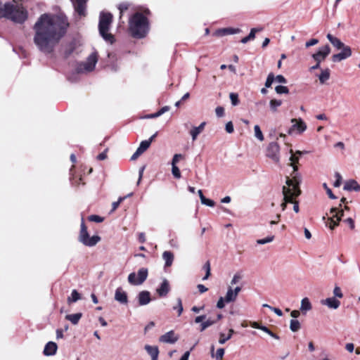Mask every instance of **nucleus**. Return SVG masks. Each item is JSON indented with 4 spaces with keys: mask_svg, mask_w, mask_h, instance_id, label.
Wrapping results in <instances>:
<instances>
[{
    "mask_svg": "<svg viewBox=\"0 0 360 360\" xmlns=\"http://www.w3.org/2000/svg\"><path fill=\"white\" fill-rule=\"evenodd\" d=\"M68 22L63 15L44 13L33 26V41L41 52L51 53L65 34Z\"/></svg>",
    "mask_w": 360,
    "mask_h": 360,
    "instance_id": "nucleus-1",
    "label": "nucleus"
},
{
    "mask_svg": "<svg viewBox=\"0 0 360 360\" xmlns=\"http://www.w3.org/2000/svg\"><path fill=\"white\" fill-rule=\"evenodd\" d=\"M5 18L17 23H22L27 18V12L20 0L11 2L0 1V18Z\"/></svg>",
    "mask_w": 360,
    "mask_h": 360,
    "instance_id": "nucleus-2",
    "label": "nucleus"
},
{
    "mask_svg": "<svg viewBox=\"0 0 360 360\" xmlns=\"http://www.w3.org/2000/svg\"><path fill=\"white\" fill-rule=\"evenodd\" d=\"M129 30L136 38L144 37L148 32V22L146 16L139 12L135 13L129 20Z\"/></svg>",
    "mask_w": 360,
    "mask_h": 360,
    "instance_id": "nucleus-3",
    "label": "nucleus"
},
{
    "mask_svg": "<svg viewBox=\"0 0 360 360\" xmlns=\"http://www.w3.org/2000/svg\"><path fill=\"white\" fill-rule=\"evenodd\" d=\"M292 179L287 177L285 184L286 186L283 187V194L285 200L292 202V198H295L300 195L301 191L299 188V185L301 183V175L298 173L295 174H291Z\"/></svg>",
    "mask_w": 360,
    "mask_h": 360,
    "instance_id": "nucleus-4",
    "label": "nucleus"
},
{
    "mask_svg": "<svg viewBox=\"0 0 360 360\" xmlns=\"http://www.w3.org/2000/svg\"><path fill=\"white\" fill-rule=\"evenodd\" d=\"M326 37L335 49L341 50L340 53L332 56L331 59L333 62H340L349 58L352 56V51L351 48L342 42L340 39L334 37L331 34H328Z\"/></svg>",
    "mask_w": 360,
    "mask_h": 360,
    "instance_id": "nucleus-5",
    "label": "nucleus"
},
{
    "mask_svg": "<svg viewBox=\"0 0 360 360\" xmlns=\"http://www.w3.org/2000/svg\"><path fill=\"white\" fill-rule=\"evenodd\" d=\"M112 19V15L110 13L102 12L100 14L99 33L103 39L110 44H112L115 41L114 36L108 32Z\"/></svg>",
    "mask_w": 360,
    "mask_h": 360,
    "instance_id": "nucleus-6",
    "label": "nucleus"
},
{
    "mask_svg": "<svg viewBox=\"0 0 360 360\" xmlns=\"http://www.w3.org/2000/svg\"><path fill=\"white\" fill-rule=\"evenodd\" d=\"M79 238L82 243L89 247L96 245L101 240V238L98 236H90L89 235L87 229L83 221L81 224V230Z\"/></svg>",
    "mask_w": 360,
    "mask_h": 360,
    "instance_id": "nucleus-7",
    "label": "nucleus"
},
{
    "mask_svg": "<svg viewBox=\"0 0 360 360\" xmlns=\"http://www.w3.org/2000/svg\"><path fill=\"white\" fill-rule=\"evenodd\" d=\"M148 275V271L146 268H141L137 273L132 272L129 274L127 280L132 285H140L146 279Z\"/></svg>",
    "mask_w": 360,
    "mask_h": 360,
    "instance_id": "nucleus-8",
    "label": "nucleus"
},
{
    "mask_svg": "<svg viewBox=\"0 0 360 360\" xmlns=\"http://www.w3.org/2000/svg\"><path fill=\"white\" fill-rule=\"evenodd\" d=\"M97 61V56L95 53H93L88 57L85 62L77 65L76 70L78 73H87L91 72L95 68Z\"/></svg>",
    "mask_w": 360,
    "mask_h": 360,
    "instance_id": "nucleus-9",
    "label": "nucleus"
},
{
    "mask_svg": "<svg viewBox=\"0 0 360 360\" xmlns=\"http://www.w3.org/2000/svg\"><path fill=\"white\" fill-rule=\"evenodd\" d=\"M266 155L275 163L280 162V146L275 142H271L266 147Z\"/></svg>",
    "mask_w": 360,
    "mask_h": 360,
    "instance_id": "nucleus-10",
    "label": "nucleus"
},
{
    "mask_svg": "<svg viewBox=\"0 0 360 360\" xmlns=\"http://www.w3.org/2000/svg\"><path fill=\"white\" fill-rule=\"evenodd\" d=\"M330 213L333 214V215L328 219L326 226H328L330 229H333L338 226L341 217L343 216V210L338 212L337 208H331Z\"/></svg>",
    "mask_w": 360,
    "mask_h": 360,
    "instance_id": "nucleus-11",
    "label": "nucleus"
},
{
    "mask_svg": "<svg viewBox=\"0 0 360 360\" xmlns=\"http://www.w3.org/2000/svg\"><path fill=\"white\" fill-rule=\"evenodd\" d=\"M330 48L328 45H325L319 49V51L312 55V58L318 63H321L330 54Z\"/></svg>",
    "mask_w": 360,
    "mask_h": 360,
    "instance_id": "nucleus-12",
    "label": "nucleus"
},
{
    "mask_svg": "<svg viewBox=\"0 0 360 360\" xmlns=\"http://www.w3.org/2000/svg\"><path fill=\"white\" fill-rule=\"evenodd\" d=\"M292 123V127L288 130V134H290L294 130H297L299 133L304 132L307 129V124L302 119L293 118L291 120Z\"/></svg>",
    "mask_w": 360,
    "mask_h": 360,
    "instance_id": "nucleus-13",
    "label": "nucleus"
},
{
    "mask_svg": "<svg viewBox=\"0 0 360 360\" xmlns=\"http://www.w3.org/2000/svg\"><path fill=\"white\" fill-rule=\"evenodd\" d=\"M114 298L121 304L127 305L128 304L127 293L121 287L115 290Z\"/></svg>",
    "mask_w": 360,
    "mask_h": 360,
    "instance_id": "nucleus-14",
    "label": "nucleus"
},
{
    "mask_svg": "<svg viewBox=\"0 0 360 360\" xmlns=\"http://www.w3.org/2000/svg\"><path fill=\"white\" fill-rule=\"evenodd\" d=\"M74 8L79 15L84 16L86 14V3L87 0H70Z\"/></svg>",
    "mask_w": 360,
    "mask_h": 360,
    "instance_id": "nucleus-15",
    "label": "nucleus"
},
{
    "mask_svg": "<svg viewBox=\"0 0 360 360\" xmlns=\"http://www.w3.org/2000/svg\"><path fill=\"white\" fill-rule=\"evenodd\" d=\"M178 340V337L173 330H170L160 337V341L164 343L173 344Z\"/></svg>",
    "mask_w": 360,
    "mask_h": 360,
    "instance_id": "nucleus-16",
    "label": "nucleus"
},
{
    "mask_svg": "<svg viewBox=\"0 0 360 360\" xmlns=\"http://www.w3.org/2000/svg\"><path fill=\"white\" fill-rule=\"evenodd\" d=\"M139 305L143 306L149 304L151 301L150 293L149 291H141L137 296Z\"/></svg>",
    "mask_w": 360,
    "mask_h": 360,
    "instance_id": "nucleus-17",
    "label": "nucleus"
},
{
    "mask_svg": "<svg viewBox=\"0 0 360 360\" xmlns=\"http://www.w3.org/2000/svg\"><path fill=\"white\" fill-rule=\"evenodd\" d=\"M321 303L323 305L327 306L330 309H336L340 305V302L336 300L335 297H328L325 300H322Z\"/></svg>",
    "mask_w": 360,
    "mask_h": 360,
    "instance_id": "nucleus-18",
    "label": "nucleus"
},
{
    "mask_svg": "<svg viewBox=\"0 0 360 360\" xmlns=\"http://www.w3.org/2000/svg\"><path fill=\"white\" fill-rule=\"evenodd\" d=\"M240 32L239 29H235L231 27L219 29L215 31L214 34L217 37H223L228 34H234Z\"/></svg>",
    "mask_w": 360,
    "mask_h": 360,
    "instance_id": "nucleus-19",
    "label": "nucleus"
},
{
    "mask_svg": "<svg viewBox=\"0 0 360 360\" xmlns=\"http://www.w3.org/2000/svg\"><path fill=\"white\" fill-rule=\"evenodd\" d=\"M170 290L169 281L164 278L160 288L157 289V292L160 297L166 296Z\"/></svg>",
    "mask_w": 360,
    "mask_h": 360,
    "instance_id": "nucleus-20",
    "label": "nucleus"
},
{
    "mask_svg": "<svg viewBox=\"0 0 360 360\" xmlns=\"http://www.w3.org/2000/svg\"><path fill=\"white\" fill-rule=\"evenodd\" d=\"M344 190L345 191H360V184L354 179H350L345 182L344 186Z\"/></svg>",
    "mask_w": 360,
    "mask_h": 360,
    "instance_id": "nucleus-21",
    "label": "nucleus"
},
{
    "mask_svg": "<svg viewBox=\"0 0 360 360\" xmlns=\"http://www.w3.org/2000/svg\"><path fill=\"white\" fill-rule=\"evenodd\" d=\"M58 346L53 342H49L44 347V354L45 356L54 355L57 352Z\"/></svg>",
    "mask_w": 360,
    "mask_h": 360,
    "instance_id": "nucleus-22",
    "label": "nucleus"
},
{
    "mask_svg": "<svg viewBox=\"0 0 360 360\" xmlns=\"http://www.w3.org/2000/svg\"><path fill=\"white\" fill-rule=\"evenodd\" d=\"M206 123L202 122L198 127H193L190 131V135L191 136L192 140L194 141L196 140L198 136L202 133L205 129Z\"/></svg>",
    "mask_w": 360,
    "mask_h": 360,
    "instance_id": "nucleus-23",
    "label": "nucleus"
},
{
    "mask_svg": "<svg viewBox=\"0 0 360 360\" xmlns=\"http://www.w3.org/2000/svg\"><path fill=\"white\" fill-rule=\"evenodd\" d=\"M145 349L151 356L152 360H158L159 350L156 346L146 345Z\"/></svg>",
    "mask_w": 360,
    "mask_h": 360,
    "instance_id": "nucleus-24",
    "label": "nucleus"
},
{
    "mask_svg": "<svg viewBox=\"0 0 360 360\" xmlns=\"http://www.w3.org/2000/svg\"><path fill=\"white\" fill-rule=\"evenodd\" d=\"M162 259L165 262V266L169 267L172 264L174 260V254L170 251H165L162 253Z\"/></svg>",
    "mask_w": 360,
    "mask_h": 360,
    "instance_id": "nucleus-25",
    "label": "nucleus"
},
{
    "mask_svg": "<svg viewBox=\"0 0 360 360\" xmlns=\"http://www.w3.org/2000/svg\"><path fill=\"white\" fill-rule=\"evenodd\" d=\"M226 303L233 302L237 299V295L232 290V286H229L226 295L224 296Z\"/></svg>",
    "mask_w": 360,
    "mask_h": 360,
    "instance_id": "nucleus-26",
    "label": "nucleus"
},
{
    "mask_svg": "<svg viewBox=\"0 0 360 360\" xmlns=\"http://www.w3.org/2000/svg\"><path fill=\"white\" fill-rule=\"evenodd\" d=\"M312 308L311 304L307 297H304L301 300L300 311L306 313Z\"/></svg>",
    "mask_w": 360,
    "mask_h": 360,
    "instance_id": "nucleus-27",
    "label": "nucleus"
},
{
    "mask_svg": "<svg viewBox=\"0 0 360 360\" xmlns=\"http://www.w3.org/2000/svg\"><path fill=\"white\" fill-rule=\"evenodd\" d=\"M82 316V313H76L72 314H67L65 319L70 321L73 325H77Z\"/></svg>",
    "mask_w": 360,
    "mask_h": 360,
    "instance_id": "nucleus-28",
    "label": "nucleus"
},
{
    "mask_svg": "<svg viewBox=\"0 0 360 360\" xmlns=\"http://www.w3.org/2000/svg\"><path fill=\"white\" fill-rule=\"evenodd\" d=\"M234 333V330L233 329L229 330V334L226 335L223 333H219V343L220 345H224L227 340H230L232 337V335Z\"/></svg>",
    "mask_w": 360,
    "mask_h": 360,
    "instance_id": "nucleus-29",
    "label": "nucleus"
},
{
    "mask_svg": "<svg viewBox=\"0 0 360 360\" xmlns=\"http://www.w3.org/2000/svg\"><path fill=\"white\" fill-rule=\"evenodd\" d=\"M80 299V294L76 290H73L71 292V295L68 297L67 302L70 304L72 302H76Z\"/></svg>",
    "mask_w": 360,
    "mask_h": 360,
    "instance_id": "nucleus-30",
    "label": "nucleus"
},
{
    "mask_svg": "<svg viewBox=\"0 0 360 360\" xmlns=\"http://www.w3.org/2000/svg\"><path fill=\"white\" fill-rule=\"evenodd\" d=\"M262 29H257V28H252L251 30H250V32L248 36L243 38L241 39V42L243 44H246L248 41H250V40H252L255 39V33L257 32H259L261 31Z\"/></svg>",
    "mask_w": 360,
    "mask_h": 360,
    "instance_id": "nucleus-31",
    "label": "nucleus"
},
{
    "mask_svg": "<svg viewBox=\"0 0 360 360\" xmlns=\"http://www.w3.org/2000/svg\"><path fill=\"white\" fill-rule=\"evenodd\" d=\"M330 78V70L325 69L321 70V74L319 76V81L321 84H324Z\"/></svg>",
    "mask_w": 360,
    "mask_h": 360,
    "instance_id": "nucleus-32",
    "label": "nucleus"
},
{
    "mask_svg": "<svg viewBox=\"0 0 360 360\" xmlns=\"http://www.w3.org/2000/svg\"><path fill=\"white\" fill-rule=\"evenodd\" d=\"M254 132H255V136L257 139H258L259 141H264V137L262 131H261V129L259 125H255L254 127Z\"/></svg>",
    "mask_w": 360,
    "mask_h": 360,
    "instance_id": "nucleus-33",
    "label": "nucleus"
},
{
    "mask_svg": "<svg viewBox=\"0 0 360 360\" xmlns=\"http://www.w3.org/2000/svg\"><path fill=\"white\" fill-rule=\"evenodd\" d=\"M282 104V101L281 100L272 99L270 101L269 105L270 109L272 112H276L277 110V108L281 106Z\"/></svg>",
    "mask_w": 360,
    "mask_h": 360,
    "instance_id": "nucleus-34",
    "label": "nucleus"
},
{
    "mask_svg": "<svg viewBox=\"0 0 360 360\" xmlns=\"http://www.w3.org/2000/svg\"><path fill=\"white\" fill-rule=\"evenodd\" d=\"M290 328L292 332H297L300 328V323L296 319H292L290 323Z\"/></svg>",
    "mask_w": 360,
    "mask_h": 360,
    "instance_id": "nucleus-35",
    "label": "nucleus"
},
{
    "mask_svg": "<svg viewBox=\"0 0 360 360\" xmlns=\"http://www.w3.org/2000/svg\"><path fill=\"white\" fill-rule=\"evenodd\" d=\"M215 323H217V321H215V320H212V319H210L206 320L205 321H204V322H202L201 323L200 330L201 331L205 330L206 328H207L208 327L212 326Z\"/></svg>",
    "mask_w": 360,
    "mask_h": 360,
    "instance_id": "nucleus-36",
    "label": "nucleus"
},
{
    "mask_svg": "<svg viewBox=\"0 0 360 360\" xmlns=\"http://www.w3.org/2000/svg\"><path fill=\"white\" fill-rule=\"evenodd\" d=\"M150 146V141H142L137 148L141 153H143Z\"/></svg>",
    "mask_w": 360,
    "mask_h": 360,
    "instance_id": "nucleus-37",
    "label": "nucleus"
},
{
    "mask_svg": "<svg viewBox=\"0 0 360 360\" xmlns=\"http://www.w3.org/2000/svg\"><path fill=\"white\" fill-rule=\"evenodd\" d=\"M242 278H243V275L240 272L236 273L233 275V276L231 281L230 286H233V285L237 284L238 283H239V281L242 279Z\"/></svg>",
    "mask_w": 360,
    "mask_h": 360,
    "instance_id": "nucleus-38",
    "label": "nucleus"
},
{
    "mask_svg": "<svg viewBox=\"0 0 360 360\" xmlns=\"http://www.w3.org/2000/svg\"><path fill=\"white\" fill-rule=\"evenodd\" d=\"M229 98L231 102V104L233 106H236L239 104L238 95L236 93H231L229 94Z\"/></svg>",
    "mask_w": 360,
    "mask_h": 360,
    "instance_id": "nucleus-39",
    "label": "nucleus"
},
{
    "mask_svg": "<svg viewBox=\"0 0 360 360\" xmlns=\"http://www.w3.org/2000/svg\"><path fill=\"white\" fill-rule=\"evenodd\" d=\"M203 269L205 270V276L202 278L203 281L207 280L210 276V263L209 261L206 262L203 266Z\"/></svg>",
    "mask_w": 360,
    "mask_h": 360,
    "instance_id": "nucleus-40",
    "label": "nucleus"
},
{
    "mask_svg": "<svg viewBox=\"0 0 360 360\" xmlns=\"http://www.w3.org/2000/svg\"><path fill=\"white\" fill-rule=\"evenodd\" d=\"M274 236H268L265 238L257 240V243L259 245H264V244L272 242L274 240Z\"/></svg>",
    "mask_w": 360,
    "mask_h": 360,
    "instance_id": "nucleus-41",
    "label": "nucleus"
},
{
    "mask_svg": "<svg viewBox=\"0 0 360 360\" xmlns=\"http://www.w3.org/2000/svg\"><path fill=\"white\" fill-rule=\"evenodd\" d=\"M275 91L277 94H288V92H289L288 87L285 86H277L275 88Z\"/></svg>",
    "mask_w": 360,
    "mask_h": 360,
    "instance_id": "nucleus-42",
    "label": "nucleus"
},
{
    "mask_svg": "<svg viewBox=\"0 0 360 360\" xmlns=\"http://www.w3.org/2000/svg\"><path fill=\"white\" fill-rule=\"evenodd\" d=\"M335 177L336 180L333 183V186L336 188L340 187L342 184V176L340 175V173L335 172Z\"/></svg>",
    "mask_w": 360,
    "mask_h": 360,
    "instance_id": "nucleus-43",
    "label": "nucleus"
},
{
    "mask_svg": "<svg viewBox=\"0 0 360 360\" xmlns=\"http://www.w3.org/2000/svg\"><path fill=\"white\" fill-rule=\"evenodd\" d=\"M274 81V75L272 73H270L266 80L265 86L269 88L271 86L273 82Z\"/></svg>",
    "mask_w": 360,
    "mask_h": 360,
    "instance_id": "nucleus-44",
    "label": "nucleus"
},
{
    "mask_svg": "<svg viewBox=\"0 0 360 360\" xmlns=\"http://www.w3.org/2000/svg\"><path fill=\"white\" fill-rule=\"evenodd\" d=\"M174 309H176L178 311V315L180 316L182 314L184 310L181 300L180 298L177 299V306L174 307Z\"/></svg>",
    "mask_w": 360,
    "mask_h": 360,
    "instance_id": "nucleus-45",
    "label": "nucleus"
},
{
    "mask_svg": "<svg viewBox=\"0 0 360 360\" xmlns=\"http://www.w3.org/2000/svg\"><path fill=\"white\" fill-rule=\"evenodd\" d=\"M172 172L174 176L176 179H179L181 177V172L179 171V169L177 167L176 165H172Z\"/></svg>",
    "mask_w": 360,
    "mask_h": 360,
    "instance_id": "nucleus-46",
    "label": "nucleus"
},
{
    "mask_svg": "<svg viewBox=\"0 0 360 360\" xmlns=\"http://www.w3.org/2000/svg\"><path fill=\"white\" fill-rule=\"evenodd\" d=\"M129 8V4L127 3H122L121 4L119 5V10H120V18H121L124 12L125 11H127Z\"/></svg>",
    "mask_w": 360,
    "mask_h": 360,
    "instance_id": "nucleus-47",
    "label": "nucleus"
},
{
    "mask_svg": "<svg viewBox=\"0 0 360 360\" xmlns=\"http://www.w3.org/2000/svg\"><path fill=\"white\" fill-rule=\"evenodd\" d=\"M103 218L98 215H91L89 217V220L97 223H101L103 221Z\"/></svg>",
    "mask_w": 360,
    "mask_h": 360,
    "instance_id": "nucleus-48",
    "label": "nucleus"
},
{
    "mask_svg": "<svg viewBox=\"0 0 360 360\" xmlns=\"http://www.w3.org/2000/svg\"><path fill=\"white\" fill-rule=\"evenodd\" d=\"M224 354V349L223 348H219L217 350L215 354V358L217 360H222Z\"/></svg>",
    "mask_w": 360,
    "mask_h": 360,
    "instance_id": "nucleus-49",
    "label": "nucleus"
},
{
    "mask_svg": "<svg viewBox=\"0 0 360 360\" xmlns=\"http://www.w3.org/2000/svg\"><path fill=\"white\" fill-rule=\"evenodd\" d=\"M202 200H201V203L209 207L214 206V202L210 199H207L205 197H202Z\"/></svg>",
    "mask_w": 360,
    "mask_h": 360,
    "instance_id": "nucleus-50",
    "label": "nucleus"
},
{
    "mask_svg": "<svg viewBox=\"0 0 360 360\" xmlns=\"http://www.w3.org/2000/svg\"><path fill=\"white\" fill-rule=\"evenodd\" d=\"M333 295L335 297L338 298H342L343 297V294L341 291V289L338 286L335 287L333 290Z\"/></svg>",
    "mask_w": 360,
    "mask_h": 360,
    "instance_id": "nucleus-51",
    "label": "nucleus"
},
{
    "mask_svg": "<svg viewBox=\"0 0 360 360\" xmlns=\"http://www.w3.org/2000/svg\"><path fill=\"white\" fill-rule=\"evenodd\" d=\"M215 112L217 117H222L224 115V108L221 106H218L215 109Z\"/></svg>",
    "mask_w": 360,
    "mask_h": 360,
    "instance_id": "nucleus-52",
    "label": "nucleus"
},
{
    "mask_svg": "<svg viewBox=\"0 0 360 360\" xmlns=\"http://www.w3.org/2000/svg\"><path fill=\"white\" fill-rule=\"evenodd\" d=\"M323 188L326 189V193L328 195L329 198H331V199H335L336 197L333 195V193H332V191L330 188H328V186H327V184L326 183H324L323 184Z\"/></svg>",
    "mask_w": 360,
    "mask_h": 360,
    "instance_id": "nucleus-53",
    "label": "nucleus"
},
{
    "mask_svg": "<svg viewBox=\"0 0 360 360\" xmlns=\"http://www.w3.org/2000/svg\"><path fill=\"white\" fill-rule=\"evenodd\" d=\"M290 153L291 154V156L290 158V164H297L299 162V158L296 157L293 154V151L292 149L290 150Z\"/></svg>",
    "mask_w": 360,
    "mask_h": 360,
    "instance_id": "nucleus-54",
    "label": "nucleus"
},
{
    "mask_svg": "<svg viewBox=\"0 0 360 360\" xmlns=\"http://www.w3.org/2000/svg\"><path fill=\"white\" fill-rule=\"evenodd\" d=\"M225 303H226L225 298L221 297L217 303V307L219 309H223L225 307Z\"/></svg>",
    "mask_w": 360,
    "mask_h": 360,
    "instance_id": "nucleus-55",
    "label": "nucleus"
},
{
    "mask_svg": "<svg viewBox=\"0 0 360 360\" xmlns=\"http://www.w3.org/2000/svg\"><path fill=\"white\" fill-rule=\"evenodd\" d=\"M126 199V197H120L117 201L116 202H112V211L115 210L118 206L120 205V204L124 200Z\"/></svg>",
    "mask_w": 360,
    "mask_h": 360,
    "instance_id": "nucleus-56",
    "label": "nucleus"
},
{
    "mask_svg": "<svg viewBox=\"0 0 360 360\" xmlns=\"http://www.w3.org/2000/svg\"><path fill=\"white\" fill-rule=\"evenodd\" d=\"M182 158H183L182 155L175 154L172 158V165H176V163L179 161V160L181 159Z\"/></svg>",
    "mask_w": 360,
    "mask_h": 360,
    "instance_id": "nucleus-57",
    "label": "nucleus"
},
{
    "mask_svg": "<svg viewBox=\"0 0 360 360\" xmlns=\"http://www.w3.org/2000/svg\"><path fill=\"white\" fill-rule=\"evenodd\" d=\"M226 131L227 133L229 134H231L233 131V123L232 122H228L226 124Z\"/></svg>",
    "mask_w": 360,
    "mask_h": 360,
    "instance_id": "nucleus-58",
    "label": "nucleus"
},
{
    "mask_svg": "<svg viewBox=\"0 0 360 360\" xmlns=\"http://www.w3.org/2000/svg\"><path fill=\"white\" fill-rule=\"evenodd\" d=\"M274 80L281 84H285L287 82L285 78L281 75H277L276 77H274Z\"/></svg>",
    "mask_w": 360,
    "mask_h": 360,
    "instance_id": "nucleus-59",
    "label": "nucleus"
},
{
    "mask_svg": "<svg viewBox=\"0 0 360 360\" xmlns=\"http://www.w3.org/2000/svg\"><path fill=\"white\" fill-rule=\"evenodd\" d=\"M319 43V40L316 39H312L306 42L305 44V46L307 48L309 47V46H314V45H316Z\"/></svg>",
    "mask_w": 360,
    "mask_h": 360,
    "instance_id": "nucleus-60",
    "label": "nucleus"
},
{
    "mask_svg": "<svg viewBox=\"0 0 360 360\" xmlns=\"http://www.w3.org/2000/svg\"><path fill=\"white\" fill-rule=\"evenodd\" d=\"M197 288H198V290H199V292H200V293H204V292H205L206 291H207V290H208V289H207V288H206V287H205L204 285H202V284H198V285H197Z\"/></svg>",
    "mask_w": 360,
    "mask_h": 360,
    "instance_id": "nucleus-61",
    "label": "nucleus"
},
{
    "mask_svg": "<svg viewBox=\"0 0 360 360\" xmlns=\"http://www.w3.org/2000/svg\"><path fill=\"white\" fill-rule=\"evenodd\" d=\"M270 309L273 311L278 316H282L283 312L280 309L276 307H270Z\"/></svg>",
    "mask_w": 360,
    "mask_h": 360,
    "instance_id": "nucleus-62",
    "label": "nucleus"
},
{
    "mask_svg": "<svg viewBox=\"0 0 360 360\" xmlns=\"http://www.w3.org/2000/svg\"><path fill=\"white\" fill-rule=\"evenodd\" d=\"M345 349L349 352H352L354 349V345L353 343H347L345 345Z\"/></svg>",
    "mask_w": 360,
    "mask_h": 360,
    "instance_id": "nucleus-63",
    "label": "nucleus"
},
{
    "mask_svg": "<svg viewBox=\"0 0 360 360\" xmlns=\"http://www.w3.org/2000/svg\"><path fill=\"white\" fill-rule=\"evenodd\" d=\"M142 153L137 149L131 157V160H136Z\"/></svg>",
    "mask_w": 360,
    "mask_h": 360,
    "instance_id": "nucleus-64",
    "label": "nucleus"
}]
</instances>
